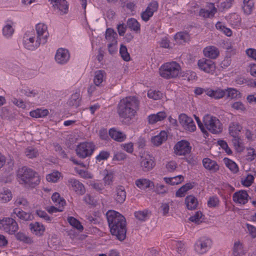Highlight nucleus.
<instances>
[{
	"mask_svg": "<svg viewBox=\"0 0 256 256\" xmlns=\"http://www.w3.org/2000/svg\"><path fill=\"white\" fill-rule=\"evenodd\" d=\"M55 10H57L60 14H66L68 12V5L66 0H50Z\"/></svg>",
	"mask_w": 256,
	"mask_h": 256,
	"instance_id": "13",
	"label": "nucleus"
},
{
	"mask_svg": "<svg viewBox=\"0 0 256 256\" xmlns=\"http://www.w3.org/2000/svg\"><path fill=\"white\" fill-rule=\"evenodd\" d=\"M110 156V153L108 152L102 151L96 156V160L100 161L102 160H106Z\"/></svg>",
	"mask_w": 256,
	"mask_h": 256,
	"instance_id": "60",
	"label": "nucleus"
},
{
	"mask_svg": "<svg viewBox=\"0 0 256 256\" xmlns=\"http://www.w3.org/2000/svg\"><path fill=\"white\" fill-rule=\"evenodd\" d=\"M68 221L73 227L80 230H83V226L80 222L74 217L70 216L68 218Z\"/></svg>",
	"mask_w": 256,
	"mask_h": 256,
	"instance_id": "45",
	"label": "nucleus"
},
{
	"mask_svg": "<svg viewBox=\"0 0 256 256\" xmlns=\"http://www.w3.org/2000/svg\"><path fill=\"white\" fill-rule=\"evenodd\" d=\"M36 30L37 34V39L36 42L35 46H26V48L30 50H34L36 47L38 46L40 44H44L47 41L48 36L47 26L43 23H39L36 25Z\"/></svg>",
	"mask_w": 256,
	"mask_h": 256,
	"instance_id": "5",
	"label": "nucleus"
},
{
	"mask_svg": "<svg viewBox=\"0 0 256 256\" xmlns=\"http://www.w3.org/2000/svg\"><path fill=\"white\" fill-rule=\"evenodd\" d=\"M158 8V2L154 1L150 3L146 8L149 10V12H152V14H154V12L157 10Z\"/></svg>",
	"mask_w": 256,
	"mask_h": 256,
	"instance_id": "64",
	"label": "nucleus"
},
{
	"mask_svg": "<svg viewBox=\"0 0 256 256\" xmlns=\"http://www.w3.org/2000/svg\"><path fill=\"white\" fill-rule=\"evenodd\" d=\"M242 130V126L237 122H232L228 127L229 134L231 136H238Z\"/></svg>",
	"mask_w": 256,
	"mask_h": 256,
	"instance_id": "26",
	"label": "nucleus"
},
{
	"mask_svg": "<svg viewBox=\"0 0 256 256\" xmlns=\"http://www.w3.org/2000/svg\"><path fill=\"white\" fill-rule=\"evenodd\" d=\"M206 94L211 98L219 100L223 98L226 96V92L220 88H216L215 89L209 88H208V90L206 91Z\"/></svg>",
	"mask_w": 256,
	"mask_h": 256,
	"instance_id": "16",
	"label": "nucleus"
},
{
	"mask_svg": "<svg viewBox=\"0 0 256 256\" xmlns=\"http://www.w3.org/2000/svg\"><path fill=\"white\" fill-rule=\"evenodd\" d=\"M105 75L106 72L104 70H99L95 72L94 82L96 86H100V85L104 80Z\"/></svg>",
	"mask_w": 256,
	"mask_h": 256,
	"instance_id": "33",
	"label": "nucleus"
},
{
	"mask_svg": "<svg viewBox=\"0 0 256 256\" xmlns=\"http://www.w3.org/2000/svg\"><path fill=\"white\" fill-rule=\"evenodd\" d=\"M10 216L14 218L16 216L20 219L24 221L31 220L33 218V216L30 213L25 212L18 208H14Z\"/></svg>",
	"mask_w": 256,
	"mask_h": 256,
	"instance_id": "17",
	"label": "nucleus"
},
{
	"mask_svg": "<svg viewBox=\"0 0 256 256\" xmlns=\"http://www.w3.org/2000/svg\"><path fill=\"white\" fill-rule=\"evenodd\" d=\"M184 179V176L182 175H179L172 178H164V180L166 182L171 185L178 184L183 182Z\"/></svg>",
	"mask_w": 256,
	"mask_h": 256,
	"instance_id": "37",
	"label": "nucleus"
},
{
	"mask_svg": "<svg viewBox=\"0 0 256 256\" xmlns=\"http://www.w3.org/2000/svg\"><path fill=\"white\" fill-rule=\"evenodd\" d=\"M218 202L219 200L217 197L212 196L208 202V205L209 207H216L218 205Z\"/></svg>",
	"mask_w": 256,
	"mask_h": 256,
	"instance_id": "53",
	"label": "nucleus"
},
{
	"mask_svg": "<svg viewBox=\"0 0 256 256\" xmlns=\"http://www.w3.org/2000/svg\"><path fill=\"white\" fill-rule=\"evenodd\" d=\"M202 164L206 169L212 172H215L219 170L217 162L209 158H204L202 160Z\"/></svg>",
	"mask_w": 256,
	"mask_h": 256,
	"instance_id": "20",
	"label": "nucleus"
},
{
	"mask_svg": "<svg viewBox=\"0 0 256 256\" xmlns=\"http://www.w3.org/2000/svg\"><path fill=\"white\" fill-rule=\"evenodd\" d=\"M190 118L184 114H182L179 116L178 120L180 123L183 127L184 126H186V124L187 122V120H190Z\"/></svg>",
	"mask_w": 256,
	"mask_h": 256,
	"instance_id": "62",
	"label": "nucleus"
},
{
	"mask_svg": "<svg viewBox=\"0 0 256 256\" xmlns=\"http://www.w3.org/2000/svg\"><path fill=\"white\" fill-rule=\"evenodd\" d=\"M26 156L29 158H33L37 157L39 152L37 149L32 147H28L25 150Z\"/></svg>",
	"mask_w": 256,
	"mask_h": 256,
	"instance_id": "43",
	"label": "nucleus"
},
{
	"mask_svg": "<svg viewBox=\"0 0 256 256\" xmlns=\"http://www.w3.org/2000/svg\"><path fill=\"white\" fill-rule=\"evenodd\" d=\"M139 100L136 96H127L119 102L117 113L123 122L129 124L139 109Z\"/></svg>",
	"mask_w": 256,
	"mask_h": 256,
	"instance_id": "1",
	"label": "nucleus"
},
{
	"mask_svg": "<svg viewBox=\"0 0 256 256\" xmlns=\"http://www.w3.org/2000/svg\"><path fill=\"white\" fill-rule=\"evenodd\" d=\"M167 115L164 112H160L156 114H152L148 116V120L150 124H154L158 122L164 120Z\"/></svg>",
	"mask_w": 256,
	"mask_h": 256,
	"instance_id": "23",
	"label": "nucleus"
},
{
	"mask_svg": "<svg viewBox=\"0 0 256 256\" xmlns=\"http://www.w3.org/2000/svg\"><path fill=\"white\" fill-rule=\"evenodd\" d=\"M254 2L253 0H243L242 10L246 14H250L254 9Z\"/></svg>",
	"mask_w": 256,
	"mask_h": 256,
	"instance_id": "32",
	"label": "nucleus"
},
{
	"mask_svg": "<svg viewBox=\"0 0 256 256\" xmlns=\"http://www.w3.org/2000/svg\"><path fill=\"white\" fill-rule=\"evenodd\" d=\"M17 176L21 184L26 188H34L40 182V178L38 174L32 169L26 166L20 168Z\"/></svg>",
	"mask_w": 256,
	"mask_h": 256,
	"instance_id": "3",
	"label": "nucleus"
},
{
	"mask_svg": "<svg viewBox=\"0 0 256 256\" xmlns=\"http://www.w3.org/2000/svg\"><path fill=\"white\" fill-rule=\"evenodd\" d=\"M29 226L32 232L36 235L41 236L44 232V226L38 222L32 223Z\"/></svg>",
	"mask_w": 256,
	"mask_h": 256,
	"instance_id": "27",
	"label": "nucleus"
},
{
	"mask_svg": "<svg viewBox=\"0 0 256 256\" xmlns=\"http://www.w3.org/2000/svg\"><path fill=\"white\" fill-rule=\"evenodd\" d=\"M114 198L118 204H122L126 198V192L124 188L122 186H118L116 187L114 192Z\"/></svg>",
	"mask_w": 256,
	"mask_h": 256,
	"instance_id": "15",
	"label": "nucleus"
},
{
	"mask_svg": "<svg viewBox=\"0 0 256 256\" xmlns=\"http://www.w3.org/2000/svg\"><path fill=\"white\" fill-rule=\"evenodd\" d=\"M198 68L207 73H212L214 71L216 66L214 62L210 60L202 58L198 62Z\"/></svg>",
	"mask_w": 256,
	"mask_h": 256,
	"instance_id": "10",
	"label": "nucleus"
},
{
	"mask_svg": "<svg viewBox=\"0 0 256 256\" xmlns=\"http://www.w3.org/2000/svg\"><path fill=\"white\" fill-rule=\"evenodd\" d=\"M181 70L180 65L176 62H166L162 64L159 68L160 75L166 79L177 77Z\"/></svg>",
	"mask_w": 256,
	"mask_h": 256,
	"instance_id": "4",
	"label": "nucleus"
},
{
	"mask_svg": "<svg viewBox=\"0 0 256 256\" xmlns=\"http://www.w3.org/2000/svg\"><path fill=\"white\" fill-rule=\"evenodd\" d=\"M135 217L138 220L144 221L148 216L147 211H138L134 212Z\"/></svg>",
	"mask_w": 256,
	"mask_h": 256,
	"instance_id": "51",
	"label": "nucleus"
},
{
	"mask_svg": "<svg viewBox=\"0 0 256 256\" xmlns=\"http://www.w3.org/2000/svg\"><path fill=\"white\" fill-rule=\"evenodd\" d=\"M204 121L206 128L210 132L216 134L222 131V124L216 118L208 116L204 118Z\"/></svg>",
	"mask_w": 256,
	"mask_h": 256,
	"instance_id": "8",
	"label": "nucleus"
},
{
	"mask_svg": "<svg viewBox=\"0 0 256 256\" xmlns=\"http://www.w3.org/2000/svg\"><path fill=\"white\" fill-rule=\"evenodd\" d=\"M15 204L16 206H28V202L27 200L24 198H18L15 201Z\"/></svg>",
	"mask_w": 256,
	"mask_h": 256,
	"instance_id": "56",
	"label": "nucleus"
},
{
	"mask_svg": "<svg viewBox=\"0 0 256 256\" xmlns=\"http://www.w3.org/2000/svg\"><path fill=\"white\" fill-rule=\"evenodd\" d=\"M193 188L191 183H187L180 188L176 192V196L177 197H183L186 192Z\"/></svg>",
	"mask_w": 256,
	"mask_h": 256,
	"instance_id": "38",
	"label": "nucleus"
},
{
	"mask_svg": "<svg viewBox=\"0 0 256 256\" xmlns=\"http://www.w3.org/2000/svg\"><path fill=\"white\" fill-rule=\"evenodd\" d=\"M168 138L167 132L162 130L158 134L152 136L151 138L152 142L156 146L161 145L163 142L166 140Z\"/></svg>",
	"mask_w": 256,
	"mask_h": 256,
	"instance_id": "22",
	"label": "nucleus"
},
{
	"mask_svg": "<svg viewBox=\"0 0 256 256\" xmlns=\"http://www.w3.org/2000/svg\"><path fill=\"white\" fill-rule=\"evenodd\" d=\"M254 178L252 174H248L243 182V184L246 186H250L254 182Z\"/></svg>",
	"mask_w": 256,
	"mask_h": 256,
	"instance_id": "63",
	"label": "nucleus"
},
{
	"mask_svg": "<svg viewBox=\"0 0 256 256\" xmlns=\"http://www.w3.org/2000/svg\"><path fill=\"white\" fill-rule=\"evenodd\" d=\"M233 251L234 256H242V246L240 241L235 242Z\"/></svg>",
	"mask_w": 256,
	"mask_h": 256,
	"instance_id": "46",
	"label": "nucleus"
},
{
	"mask_svg": "<svg viewBox=\"0 0 256 256\" xmlns=\"http://www.w3.org/2000/svg\"><path fill=\"white\" fill-rule=\"evenodd\" d=\"M168 188L162 184H157L156 186V192L158 194H164L168 192Z\"/></svg>",
	"mask_w": 256,
	"mask_h": 256,
	"instance_id": "55",
	"label": "nucleus"
},
{
	"mask_svg": "<svg viewBox=\"0 0 256 256\" xmlns=\"http://www.w3.org/2000/svg\"><path fill=\"white\" fill-rule=\"evenodd\" d=\"M12 198V194L9 190H4L0 193V201L2 202H9Z\"/></svg>",
	"mask_w": 256,
	"mask_h": 256,
	"instance_id": "42",
	"label": "nucleus"
},
{
	"mask_svg": "<svg viewBox=\"0 0 256 256\" xmlns=\"http://www.w3.org/2000/svg\"><path fill=\"white\" fill-rule=\"evenodd\" d=\"M202 216V213L200 211H198L196 212V214L192 216H191L189 220L192 222H194L195 223L199 224L200 222H201L200 219Z\"/></svg>",
	"mask_w": 256,
	"mask_h": 256,
	"instance_id": "52",
	"label": "nucleus"
},
{
	"mask_svg": "<svg viewBox=\"0 0 256 256\" xmlns=\"http://www.w3.org/2000/svg\"><path fill=\"white\" fill-rule=\"evenodd\" d=\"M36 214L37 216L41 218H42L46 220L50 221V217L48 215L46 212L42 210H36Z\"/></svg>",
	"mask_w": 256,
	"mask_h": 256,
	"instance_id": "57",
	"label": "nucleus"
},
{
	"mask_svg": "<svg viewBox=\"0 0 256 256\" xmlns=\"http://www.w3.org/2000/svg\"><path fill=\"white\" fill-rule=\"evenodd\" d=\"M232 107L238 110L245 111L246 108L244 104L240 102H234L232 105Z\"/></svg>",
	"mask_w": 256,
	"mask_h": 256,
	"instance_id": "54",
	"label": "nucleus"
},
{
	"mask_svg": "<svg viewBox=\"0 0 256 256\" xmlns=\"http://www.w3.org/2000/svg\"><path fill=\"white\" fill-rule=\"evenodd\" d=\"M190 118L184 114H182L179 116L178 120L180 123L183 127L184 126H186V124L187 122V120H190Z\"/></svg>",
	"mask_w": 256,
	"mask_h": 256,
	"instance_id": "61",
	"label": "nucleus"
},
{
	"mask_svg": "<svg viewBox=\"0 0 256 256\" xmlns=\"http://www.w3.org/2000/svg\"><path fill=\"white\" fill-rule=\"evenodd\" d=\"M48 114V111L46 109H37L30 112V116L32 118H43Z\"/></svg>",
	"mask_w": 256,
	"mask_h": 256,
	"instance_id": "39",
	"label": "nucleus"
},
{
	"mask_svg": "<svg viewBox=\"0 0 256 256\" xmlns=\"http://www.w3.org/2000/svg\"><path fill=\"white\" fill-rule=\"evenodd\" d=\"M117 34L112 28H108L106 32L105 38L109 44H117Z\"/></svg>",
	"mask_w": 256,
	"mask_h": 256,
	"instance_id": "28",
	"label": "nucleus"
},
{
	"mask_svg": "<svg viewBox=\"0 0 256 256\" xmlns=\"http://www.w3.org/2000/svg\"><path fill=\"white\" fill-rule=\"evenodd\" d=\"M152 186H154V183L146 178H140L136 180V185L142 190H144Z\"/></svg>",
	"mask_w": 256,
	"mask_h": 256,
	"instance_id": "30",
	"label": "nucleus"
},
{
	"mask_svg": "<svg viewBox=\"0 0 256 256\" xmlns=\"http://www.w3.org/2000/svg\"><path fill=\"white\" fill-rule=\"evenodd\" d=\"M120 53L122 58L126 62H128L130 60V56L128 52L126 47L123 44H122L120 50Z\"/></svg>",
	"mask_w": 256,
	"mask_h": 256,
	"instance_id": "47",
	"label": "nucleus"
},
{
	"mask_svg": "<svg viewBox=\"0 0 256 256\" xmlns=\"http://www.w3.org/2000/svg\"><path fill=\"white\" fill-rule=\"evenodd\" d=\"M203 52L206 57L211 59H216L220 54L218 48L216 46H212L205 48Z\"/></svg>",
	"mask_w": 256,
	"mask_h": 256,
	"instance_id": "21",
	"label": "nucleus"
},
{
	"mask_svg": "<svg viewBox=\"0 0 256 256\" xmlns=\"http://www.w3.org/2000/svg\"><path fill=\"white\" fill-rule=\"evenodd\" d=\"M122 148L128 153H132L134 151V144L132 142L121 144Z\"/></svg>",
	"mask_w": 256,
	"mask_h": 256,
	"instance_id": "58",
	"label": "nucleus"
},
{
	"mask_svg": "<svg viewBox=\"0 0 256 256\" xmlns=\"http://www.w3.org/2000/svg\"><path fill=\"white\" fill-rule=\"evenodd\" d=\"M70 57V55L67 50L60 48L56 51L55 60L58 64H64L68 61Z\"/></svg>",
	"mask_w": 256,
	"mask_h": 256,
	"instance_id": "11",
	"label": "nucleus"
},
{
	"mask_svg": "<svg viewBox=\"0 0 256 256\" xmlns=\"http://www.w3.org/2000/svg\"><path fill=\"white\" fill-rule=\"evenodd\" d=\"M248 194L246 191L240 190L233 194L232 198L234 202L244 204L248 201Z\"/></svg>",
	"mask_w": 256,
	"mask_h": 256,
	"instance_id": "19",
	"label": "nucleus"
},
{
	"mask_svg": "<svg viewBox=\"0 0 256 256\" xmlns=\"http://www.w3.org/2000/svg\"><path fill=\"white\" fill-rule=\"evenodd\" d=\"M94 148L95 146L92 142L80 143L76 146V154L79 158H85L92 154Z\"/></svg>",
	"mask_w": 256,
	"mask_h": 256,
	"instance_id": "7",
	"label": "nucleus"
},
{
	"mask_svg": "<svg viewBox=\"0 0 256 256\" xmlns=\"http://www.w3.org/2000/svg\"><path fill=\"white\" fill-rule=\"evenodd\" d=\"M109 135L112 139L120 142L124 141L126 138V134L114 128L110 130Z\"/></svg>",
	"mask_w": 256,
	"mask_h": 256,
	"instance_id": "25",
	"label": "nucleus"
},
{
	"mask_svg": "<svg viewBox=\"0 0 256 256\" xmlns=\"http://www.w3.org/2000/svg\"><path fill=\"white\" fill-rule=\"evenodd\" d=\"M80 94L78 92H75L72 95L68 103L70 106L77 108L79 106L80 99Z\"/></svg>",
	"mask_w": 256,
	"mask_h": 256,
	"instance_id": "34",
	"label": "nucleus"
},
{
	"mask_svg": "<svg viewBox=\"0 0 256 256\" xmlns=\"http://www.w3.org/2000/svg\"><path fill=\"white\" fill-rule=\"evenodd\" d=\"M192 147L188 142L182 140L178 142L174 148V154L178 156H186L191 152Z\"/></svg>",
	"mask_w": 256,
	"mask_h": 256,
	"instance_id": "9",
	"label": "nucleus"
},
{
	"mask_svg": "<svg viewBox=\"0 0 256 256\" xmlns=\"http://www.w3.org/2000/svg\"><path fill=\"white\" fill-rule=\"evenodd\" d=\"M2 31L4 35L9 37L13 34L14 30L11 24H7L4 27Z\"/></svg>",
	"mask_w": 256,
	"mask_h": 256,
	"instance_id": "50",
	"label": "nucleus"
},
{
	"mask_svg": "<svg viewBox=\"0 0 256 256\" xmlns=\"http://www.w3.org/2000/svg\"><path fill=\"white\" fill-rule=\"evenodd\" d=\"M60 173L58 172H54L46 176V178L48 182H56L60 178Z\"/></svg>",
	"mask_w": 256,
	"mask_h": 256,
	"instance_id": "48",
	"label": "nucleus"
},
{
	"mask_svg": "<svg viewBox=\"0 0 256 256\" xmlns=\"http://www.w3.org/2000/svg\"><path fill=\"white\" fill-rule=\"evenodd\" d=\"M69 182L71 184L74 190L79 194H84L86 190L82 184L78 180L74 179L69 180Z\"/></svg>",
	"mask_w": 256,
	"mask_h": 256,
	"instance_id": "24",
	"label": "nucleus"
},
{
	"mask_svg": "<svg viewBox=\"0 0 256 256\" xmlns=\"http://www.w3.org/2000/svg\"><path fill=\"white\" fill-rule=\"evenodd\" d=\"M148 96L154 100H158L162 98L163 94L159 90H150L148 92Z\"/></svg>",
	"mask_w": 256,
	"mask_h": 256,
	"instance_id": "41",
	"label": "nucleus"
},
{
	"mask_svg": "<svg viewBox=\"0 0 256 256\" xmlns=\"http://www.w3.org/2000/svg\"><path fill=\"white\" fill-rule=\"evenodd\" d=\"M140 165L144 172H148L154 168L155 164L153 158L149 154H146L142 156Z\"/></svg>",
	"mask_w": 256,
	"mask_h": 256,
	"instance_id": "12",
	"label": "nucleus"
},
{
	"mask_svg": "<svg viewBox=\"0 0 256 256\" xmlns=\"http://www.w3.org/2000/svg\"><path fill=\"white\" fill-rule=\"evenodd\" d=\"M210 243V240L208 238H200L196 244L194 249L198 254H204L208 250Z\"/></svg>",
	"mask_w": 256,
	"mask_h": 256,
	"instance_id": "14",
	"label": "nucleus"
},
{
	"mask_svg": "<svg viewBox=\"0 0 256 256\" xmlns=\"http://www.w3.org/2000/svg\"><path fill=\"white\" fill-rule=\"evenodd\" d=\"M111 234L120 241L126 239V222L125 218L114 210H110L106 214Z\"/></svg>",
	"mask_w": 256,
	"mask_h": 256,
	"instance_id": "2",
	"label": "nucleus"
},
{
	"mask_svg": "<svg viewBox=\"0 0 256 256\" xmlns=\"http://www.w3.org/2000/svg\"><path fill=\"white\" fill-rule=\"evenodd\" d=\"M226 92V94L228 98H238L241 97V94L238 90L234 88H227L224 89Z\"/></svg>",
	"mask_w": 256,
	"mask_h": 256,
	"instance_id": "36",
	"label": "nucleus"
},
{
	"mask_svg": "<svg viewBox=\"0 0 256 256\" xmlns=\"http://www.w3.org/2000/svg\"><path fill=\"white\" fill-rule=\"evenodd\" d=\"M52 199L54 202L58 203L62 206H63L66 204L64 200L61 198L60 194L57 192H55L52 194Z\"/></svg>",
	"mask_w": 256,
	"mask_h": 256,
	"instance_id": "49",
	"label": "nucleus"
},
{
	"mask_svg": "<svg viewBox=\"0 0 256 256\" xmlns=\"http://www.w3.org/2000/svg\"><path fill=\"white\" fill-rule=\"evenodd\" d=\"M127 26L136 32H138L140 30V24L138 22L133 18L128 19L127 21Z\"/></svg>",
	"mask_w": 256,
	"mask_h": 256,
	"instance_id": "40",
	"label": "nucleus"
},
{
	"mask_svg": "<svg viewBox=\"0 0 256 256\" xmlns=\"http://www.w3.org/2000/svg\"><path fill=\"white\" fill-rule=\"evenodd\" d=\"M174 38L180 44L188 42L190 40V36L188 33L186 32L176 33Z\"/></svg>",
	"mask_w": 256,
	"mask_h": 256,
	"instance_id": "29",
	"label": "nucleus"
},
{
	"mask_svg": "<svg viewBox=\"0 0 256 256\" xmlns=\"http://www.w3.org/2000/svg\"><path fill=\"white\" fill-rule=\"evenodd\" d=\"M16 238L17 240L22 241L26 244H31L32 242V240L28 236L24 233L18 232L16 234Z\"/></svg>",
	"mask_w": 256,
	"mask_h": 256,
	"instance_id": "44",
	"label": "nucleus"
},
{
	"mask_svg": "<svg viewBox=\"0 0 256 256\" xmlns=\"http://www.w3.org/2000/svg\"><path fill=\"white\" fill-rule=\"evenodd\" d=\"M185 202L188 210H192L197 208L198 200L194 196H186L185 199Z\"/></svg>",
	"mask_w": 256,
	"mask_h": 256,
	"instance_id": "31",
	"label": "nucleus"
},
{
	"mask_svg": "<svg viewBox=\"0 0 256 256\" xmlns=\"http://www.w3.org/2000/svg\"><path fill=\"white\" fill-rule=\"evenodd\" d=\"M208 10L202 8L200 10V16L204 18H213L217 12V8L214 6V4L210 3L208 5Z\"/></svg>",
	"mask_w": 256,
	"mask_h": 256,
	"instance_id": "18",
	"label": "nucleus"
},
{
	"mask_svg": "<svg viewBox=\"0 0 256 256\" xmlns=\"http://www.w3.org/2000/svg\"><path fill=\"white\" fill-rule=\"evenodd\" d=\"M0 230L13 234L18 230V226L14 218H4L0 220Z\"/></svg>",
	"mask_w": 256,
	"mask_h": 256,
	"instance_id": "6",
	"label": "nucleus"
},
{
	"mask_svg": "<svg viewBox=\"0 0 256 256\" xmlns=\"http://www.w3.org/2000/svg\"><path fill=\"white\" fill-rule=\"evenodd\" d=\"M233 138L232 141L236 150L238 152H242L244 149V146L238 136H232Z\"/></svg>",
	"mask_w": 256,
	"mask_h": 256,
	"instance_id": "35",
	"label": "nucleus"
},
{
	"mask_svg": "<svg viewBox=\"0 0 256 256\" xmlns=\"http://www.w3.org/2000/svg\"><path fill=\"white\" fill-rule=\"evenodd\" d=\"M152 12H149V10L146 8L144 12H143L142 13L141 16L142 20L145 22H147L150 18L152 16Z\"/></svg>",
	"mask_w": 256,
	"mask_h": 256,
	"instance_id": "59",
	"label": "nucleus"
}]
</instances>
